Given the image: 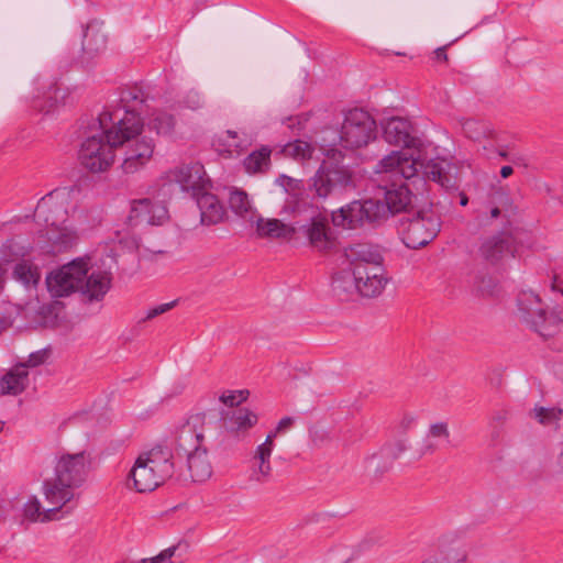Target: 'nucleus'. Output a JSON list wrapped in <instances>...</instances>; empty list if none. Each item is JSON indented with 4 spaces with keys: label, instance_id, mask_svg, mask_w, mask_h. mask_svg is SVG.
Returning a JSON list of instances; mask_svg holds the SVG:
<instances>
[{
    "label": "nucleus",
    "instance_id": "30",
    "mask_svg": "<svg viewBox=\"0 0 563 563\" xmlns=\"http://www.w3.org/2000/svg\"><path fill=\"white\" fill-rule=\"evenodd\" d=\"M272 148L267 145L250 153L243 161L245 170L250 174H265L271 166Z\"/></svg>",
    "mask_w": 563,
    "mask_h": 563
},
{
    "label": "nucleus",
    "instance_id": "41",
    "mask_svg": "<svg viewBox=\"0 0 563 563\" xmlns=\"http://www.w3.org/2000/svg\"><path fill=\"white\" fill-rule=\"evenodd\" d=\"M174 176H207L203 165L198 161L184 162L175 168Z\"/></svg>",
    "mask_w": 563,
    "mask_h": 563
},
{
    "label": "nucleus",
    "instance_id": "42",
    "mask_svg": "<svg viewBox=\"0 0 563 563\" xmlns=\"http://www.w3.org/2000/svg\"><path fill=\"white\" fill-rule=\"evenodd\" d=\"M276 184L283 187L289 195L295 197H301L303 195L301 178H276Z\"/></svg>",
    "mask_w": 563,
    "mask_h": 563
},
{
    "label": "nucleus",
    "instance_id": "54",
    "mask_svg": "<svg viewBox=\"0 0 563 563\" xmlns=\"http://www.w3.org/2000/svg\"><path fill=\"white\" fill-rule=\"evenodd\" d=\"M294 422H295L294 418H291V417H284L277 423L276 432L282 433V432L286 431L287 429H289L294 424Z\"/></svg>",
    "mask_w": 563,
    "mask_h": 563
},
{
    "label": "nucleus",
    "instance_id": "36",
    "mask_svg": "<svg viewBox=\"0 0 563 563\" xmlns=\"http://www.w3.org/2000/svg\"><path fill=\"white\" fill-rule=\"evenodd\" d=\"M147 126L150 130L156 131L158 135H168L174 131L175 119L172 114L156 111L153 113V118L148 121Z\"/></svg>",
    "mask_w": 563,
    "mask_h": 563
},
{
    "label": "nucleus",
    "instance_id": "13",
    "mask_svg": "<svg viewBox=\"0 0 563 563\" xmlns=\"http://www.w3.org/2000/svg\"><path fill=\"white\" fill-rule=\"evenodd\" d=\"M210 427L211 423L206 421V413L198 412L190 415L176 428L169 446L175 450L178 461L184 460V454L205 446V433Z\"/></svg>",
    "mask_w": 563,
    "mask_h": 563
},
{
    "label": "nucleus",
    "instance_id": "47",
    "mask_svg": "<svg viewBox=\"0 0 563 563\" xmlns=\"http://www.w3.org/2000/svg\"><path fill=\"white\" fill-rule=\"evenodd\" d=\"M309 435L316 446H322L330 440L329 432L319 426L310 428Z\"/></svg>",
    "mask_w": 563,
    "mask_h": 563
},
{
    "label": "nucleus",
    "instance_id": "44",
    "mask_svg": "<svg viewBox=\"0 0 563 563\" xmlns=\"http://www.w3.org/2000/svg\"><path fill=\"white\" fill-rule=\"evenodd\" d=\"M177 302H178V300L176 299L170 302L162 303V305H158V306L150 309L147 311L146 316L140 319L139 323L146 322L148 320H152V319L169 311L177 305Z\"/></svg>",
    "mask_w": 563,
    "mask_h": 563
},
{
    "label": "nucleus",
    "instance_id": "38",
    "mask_svg": "<svg viewBox=\"0 0 563 563\" xmlns=\"http://www.w3.org/2000/svg\"><path fill=\"white\" fill-rule=\"evenodd\" d=\"M497 289L496 280L487 273H478L474 278V290L482 297H492Z\"/></svg>",
    "mask_w": 563,
    "mask_h": 563
},
{
    "label": "nucleus",
    "instance_id": "11",
    "mask_svg": "<svg viewBox=\"0 0 563 563\" xmlns=\"http://www.w3.org/2000/svg\"><path fill=\"white\" fill-rule=\"evenodd\" d=\"M172 183H164L152 197L157 199L154 203L151 198L135 199L131 202V210L128 216V223L131 227L140 223L161 225L168 219V210L165 202L170 197Z\"/></svg>",
    "mask_w": 563,
    "mask_h": 563
},
{
    "label": "nucleus",
    "instance_id": "21",
    "mask_svg": "<svg viewBox=\"0 0 563 563\" xmlns=\"http://www.w3.org/2000/svg\"><path fill=\"white\" fill-rule=\"evenodd\" d=\"M385 141L395 146H402L408 150L417 148L420 140L413 135V126L407 119L394 117L383 125Z\"/></svg>",
    "mask_w": 563,
    "mask_h": 563
},
{
    "label": "nucleus",
    "instance_id": "23",
    "mask_svg": "<svg viewBox=\"0 0 563 563\" xmlns=\"http://www.w3.org/2000/svg\"><path fill=\"white\" fill-rule=\"evenodd\" d=\"M106 46L107 35L102 30L95 24L87 25L84 31L81 55L78 58V64L84 68L89 67L95 57L106 49Z\"/></svg>",
    "mask_w": 563,
    "mask_h": 563
},
{
    "label": "nucleus",
    "instance_id": "1",
    "mask_svg": "<svg viewBox=\"0 0 563 563\" xmlns=\"http://www.w3.org/2000/svg\"><path fill=\"white\" fill-rule=\"evenodd\" d=\"M113 115L103 111L95 120L79 150L81 165L91 173H103L113 163L114 148L126 144L122 169L125 174H134L140 170L152 157L154 141L147 136L135 140L136 124L123 128L126 121L113 122Z\"/></svg>",
    "mask_w": 563,
    "mask_h": 563
},
{
    "label": "nucleus",
    "instance_id": "48",
    "mask_svg": "<svg viewBox=\"0 0 563 563\" xmlns=\"http://www.w3.org/2000/svg\"><path fill=\"white\" fill-rule=\"evenodd\" d=\"M249 390H239L236 393H230L229 395L223 394L220 397V401L230 407H238L242 401L246 399Z\"/></svg>",
    "mask_w": 563,
    "mask_h": 563
},
{
    "label": "nucleus",
    "instance_id": "25",
    "mask_svg": "<svg viewBox=\"0 0 563 563\" xmlns=\"http://www.w3.org/2000/svg\"><path fill=\"white\" fill-rule=\"evenodd\" d=\"M53 507L44 510L36 496L30 498L24 505V516L32 522H48L59 519L65 514H69L74 506L62 505V503H49Z\"/></svg>",
    "mask_w": 563,
    "mask_h": 563
},
{
    "label": "nucleus",
    "instance_id": "50",
    "mask_svg": "<svg viewBox=\"0 0 563 563\" xmlns=\"http://www.w3.org/2000/svg\"><path fill=\"white\" fill-rule=\"evenodd\" d=\"M429 435L432 438H450L449 426L446 422H435L429 428Z\"/></svg>",
    "mask_w": 563,
    "mask_h": 563
},
{
    "label": "nucleus",
    "instance_id": "15",
    "mask_svg": "<svg viewBox=\"0 0 563 563\" xmlns=\"http://www.w3.org/2000/svg\"><path fill=\"white\" fill-rule=\"evenodd\" d=\"M85 276V258L77 257L46 277V286L54 298L78 292L80 277Z\"/></svg>",
    "mask_w": 563,
    "mask_h": 563
},
{
    "label": "nucleus",
    "instance_id": "10",
    "mask_svg": "<svg viewBox=\"0 0 563 563\" xmlns=\"http://www.w3.org/2000/svg\"><path fill=\"white\" fill-rule=\"evenodd\" d=\"M440 219L431 208L415 210L399 219L404 243L413 250L429 244L440 232Z\"/></svg>",
    "mask_w": 563,
    "mask_h": 563
},
{
    "label": "nucleus",
    "instance_id": "19",
    "mask_svg": "<svg viewBox=\"0 0 563 563\" xmlns=\"http://www.w3.org/2000/svg\"><path fill=\"white\" fill-rule=\"evenodd\" d=\"M478 252L492 265L500 263L504 258L514 257L516 252L514 230L497 231L486 238Z\"/></svg>",
    "mask_w": 563,
    "mask_h": 563
},
{
    "label": "nucleus",
    "instance_id": "46",
    "mask_svg": "<svg viewBox=\"0 0 563 563\" xmlns=\"http://www.w3.org/2000/svg\"><path fill=\"white\" fill-rule=\"evenodd\" d=\"M220 141H222L225 146L234 147L236 151H241L245 146L241 141L238 132L231 130H228L221 134Z\"/></svg>",
    "mask_w": 563,
    "mask_h": 563
},
{
    "label": "nucleus",
    "instance_id": "27",
    "mask_svg": "<svg viewBox=\"0 0 563 563\" xmlns=\"http://www.w3.org/2000/svg\"><path fill=\"white\" fill-rule=\"evenodd\" d=\"M222 424L225 430L230 432L245 431L254 427L258 417L255 412L247 408L233 409L221 418Z\"/></svg>",
    "mask_w": 563,
    "mask_h": 563
},
{
    "label": "nucleus",
    "instance_id": "20",
    "mask_svg": "<svg viewBox=\"0 0 563 563\" xmlns=\"http://www.w3.org/2000/svg\"><path fill=\"white\" fill-rule=\"evenodd\" d=\"M297 234L305 236L309 245L320 252H327L334 246V238L331 234L328 219L320 214L309 218V220L295 224Z\"/></svg>",
    "mask_w": 563,
    "mask_h": 563
},
{
    "label": "nucleus",
    "instance_id": "29",
    "mask_svg": "<svg viewBox=\"0 0 563 563\" xmlns=\"http://www.w3.org/2000/svg\"><path fill=\"white\" fill-rule=\"evenodd\" d=\"M27 371L21 366L8 372L0 379V394L16 396L24 391L27 385Z\"/></svg>",
    "mask_w": 563,
    "mask_h": 563
},
{
    "label": "nucleus",
    "instance_id": "3",
    "mask_svg": "<svg viewBox=\"0 0 563 563\" xmlns=\"http://www.w3.org/2000/svg\"><path fill=\"white\" fill-rule=\"evenodd\" d=\"M93 460L92 452L87 450L60 453L55 462L54 476L46 478L42 485L45 500L69 506L75 498L79 497L75 489L86 484Z\"/></svg>",
    "mask_w": 563,
    "mask_h": 563
},
{
    "label": "nucleus",
    "instance_id": "9",
    "mask_svg": "<svg viewBox=\"0 0 563 563\" xmlns=\"http://www.w3.org/2000/svg\"><path fill=\"white\" fill-rule=\"evenodd\" d=\"M344 255L351 268L362 267L372 280L369 287L373 288L371 291L365 288L366 294H380L387 283L380 247L365 242L355 243L344 249Z\"/></svg>",
    "mask_w": 563,
    "mask_h": 563
},
{
    "label": "nucleus",
    "instance_id": "32",
    "mask_svg": "<svg viewBox=\"0 0 563 563\" xmlns=\"http://www.w3.org/2000/svg\"><path fill=\"white\" fill-rule=\"evenodd\" d=\"M230 209L242 218H247L253 221V210L249 199V195L243 189L232 187L229 196Z\"/></svg>",
    "mask_w": 563,
    "mask_h": 563
},
{
    "label": "nucleus",
    "instance_id": "35",
    "mask_svg": "<svg viewBox=\"0 0 563 563\" xmlns=\"http://www.w3.org/2000/svg\"><path fill=\"white\" fill-rule=\"evenodd\" d=\"M65 96V91L56 84H54L49 86L48 91L44 93L43 102L38 100V97L36 98L34 101V108L38 109L41 112L49 113L58 106L60 101L64 100Z\"/></svg>",
    "mask_w": 563,
    "mask_h": 563
},
{
    "label": "nucleus",
    "instance_id": "22",
    "mask_svg": "<svg viewBox=\"0 0 563 563\" xmlns=\"http://www.w3.org/2000/svg\"><path fill=\"white\" fill-rule=\"evenodd\" d=\"M355 164L353 153L344 154L336 148L325 152V157L317 169L314 176H355L352 169Z\"/></svg>",
    "mask_w": 563,
    "mask_h": 563
},
{
    "label": "nucleus",
    "instance_id": "28",
    "mask_svg": "<svg viewBox=\"0 0 563 563\" xmlns=\"http://www.w3.org/2000/svg\"><path fill=\"white\" fill-rule=\"evenodd\" d=\"M255 223L256 232L261 238L292 239L297 233L295 225H287L278 219L265 220L258 217Z\"/></svg>",
    "mask_w": 563,
    "mask_h": 563
},
{
    "label": "nucleus",
    "instance_id": "52",
    "mask_svg": "<svg viewBox=\"0 0 563 563\" xmlns=\"http://www.w3.org/2000/svg\"><path fill=\"white\" fill-rule=\"evenodd\" d=\"M177 550V547H170L168 549L163 550L159 554L153 556L156 563H164L167 560L172 559Z\"/></svg>",
    "mask_w": 563,
    "mask_h": 563
},
{
    "label": "nucleus",
    "instance_id": "7",
    "mask_svg": "<svg viewBox=\"0 0 563 563\" xmlns=\"http://www.w3.org/2000/svg\"><path fill=\"white\" fill-rule=\"evenodd\" d=\"M517 308L519 320L543 339L563 334V319L554 311L548 312L533 291H521L517 297Z\"/></svg>",
    "mask_w": 563,
    "mask_h": 563
},
{
    "label": "nucleus",
    "instance_id": "4",
    "mask_svg": "<svg viewBox=\"0 0 563 563\" xmlns=\"http://www.w3.org/2000/svg\"><path fill=\"white\" fill-rule=\"evenodd\" d=\"M374 172L398 176H465L473 169L467 159L456 156L426 159L406 151H393L377 162Z\"/></svg>",
    "mask_w": 563,
    "mask_h": 563
},
{
    "label": "nucleus",
    "instance_id": "18",
    "mask_svg": "<svg viewBox=\"0 0 563 563\" xmlns=\"http://www.w3.org/2000/svg\"><path fill=\"white\" fill-rule=\"evenodd\" d=\"M89 258H85V276L80 277L78 292L84 303L100 302L111 288V275L104 271L89 273Z\"/></svg>",
    "mask_w": 563,
    "mask_h": 563
},
{
    "label": "nucleus",
    "instance_id": "31",
    "mask_svg": "<svg viewBox=\"0 0 563 563\" xmlns=\"http://www.w3.org/2000/svg\"><path fill=\"white\" fill-rule=\"evenodd\" d=\"M52 253H62L70 250L77 244L78 236L75 231L68 228L52 231L47 238Z\"/></svg>",
    "mask_w": 563,
    "mask_h": 563
},
{
    "label": "nucleus",
    "instance_id": "33",
    "mask_svg": "<svg viewBox=\"0 0 563 563\" xmlns=\"http://www.w3.org/2000/svg\"><path fill=\"white\" fill-rule=\"evenodd\" d=\"M273 451H268L265 448H256L253 461L254 465L256 466V470L254 471V478L257 482H265L269 478L272 474V466H271V455Z\"/></svg>",
    "mask_w": 563,
    "mask_h": 563
},
{
    "label": "nucleus",
    "instance_id": "16",
    "mask_svg": "<svg viewBox=\"0 0 563 563\" xmlns=\"http://www.w3.org/2000/svg\"><path fill=\"white\" fill-rule=\"evenodd\" d=\"M372 280L362 268H345L336 272L332 277V291L340 300H349L350 296L358 294L362 297L374 298L379 294H366L365 288H373Z\"/></svg>",
    "mask_w": 563,
    "mask_h": 563
},
{
    "label": "nucleus",
    "instance_id": "57",
    "mask_svg": "<svg viewBox=\"0 0 563 563\" xmlns=\"http://www.w3.org/2000/svg\"><path fill=\"white\" fill-rule=\"evenodd\" d=\"M7 271L0 265V294L4 290Z\"/></svg>",
    "mask_w": 563,
    "mask_h": 563
},
{
    "label": "nucleus",
    "instance_id": "39",
    "mask_svg": "<svg viewBox=\"0 0 563 563\" xmlns=\"http://www.w3.org/2000/svg\"><path fill=\"white\" fill-rule=\"evenodd\" d=\"M561 415L562 410L558 408L536 407L530 411V417L543 426H549L558 421Z\"/></svg>",
    "mask_w": 563,
    "mask_h": 563
},
{
    "label": "nucleus",
    "instance_id": "34",
    "mask_svg": "<svg viewBox=\"0 0 563 563\" xmlns=\"http://www.w3.org/2000/svg\"><path fill=\"white\" fill-rule=\"evenodd\" d=\"M12 277L29 288L37 285L41 275L35 266L22 261L14 266Z\"/></svg>",
    "mask_w": 563,
    "mask_h": 563
},
{
    "label": "nucleus",
    "instance_id": "53",
    "mask_svg": "<svg viewBox=\"0 0 563 563\" xmlns=\"http://www.w3.org/2000/svg\"><path fill=\"white\" fill-rule=\"evenodd\" d=\"M277 434H279V432H276V428H275L273 431H271L266 435L265 441L262 444L257 445V448H265L266 446V449L268 451H273V449H274V440L277 437Z\"/></svg>",
    "mask_w": 563,
    "mask_h": 563
},
{
    "label": "nucleus",
    "instance_id": "62",
    "mask_svg": "<svg viewBox=\"0 0 563 563\" xmlns=\"http://www.w3.org/2000/svg\"><path fill=\"white\" fill-rule=\"evenodd\" d=\"M468 203V197L464 194H460V205L465 207Z\"/></svg>",
    "mask_w": 563,
    "mask_h": 563
},
{
    "label": "nucleus",
    "instance_id": "12",
    "mask_svg": "<svg viewBox=\"0 0 563 563\" xmlns=\"http://www.w3.org/2000/svg\"><path fill=\"white\" fill-rule=\"evenodd\" d=\"M376 122L362 109H352L345 113L339 132V140L345 148H358L376 137Z\"/></svg>",
    "mask_w": 563,
    "mask_h": 563
},
{
    "label": "nucleus",
    "instance_id": "51",
    "mask_svg": "<svg viewBox=\"0 0 563 563\" xmlns=\"http://www.w3.org/2000/svg\"><path fill=\"white\" fill-rule=\"evenodd\" d=\"M184 103L187 108L196 110L202 107L203 101L201 96L198 92H189L184 100Z\"/></svg>",
    "mask_w": 563,
    "mask_h": 563
},
{
    "label": "nucleus",
    "instance_id": "43",
    "mask_svg": "<svg viewBox=\"0 0 563 563\" xmlns=\"http://www.w3.org/2000/svg\"><path fill=\"white\" fill-rule=\"evenodd\" d=\"M312 183L309 185V189L320 198H325L331 192L334 184L332 178H311Z\"/></svg>",
    "mask_w": 563,
    "mask_h": 563
},
{
    "label": "nucleus",
    "instance_id": "60",
    "mask_svg": "<svg viewBox=\"0 0 563 563\" xmlns=\"http://www.w3.org/2000/svg\"><path fill=\"white\" fill-rule=\"evenodd\" d=\"M558 465L560 467V472L563 474V442L561 443V451L558 457Z\"/></svg>",
    "mask_w": 563,
    "mask_h": 563
},
{
    "label": "nucleus",
    "instance_id": "40",
    "mask_svg": "<svg viewBox=\"0 0 563 563\" xmlns=\"http://www.w3.org/2000/svg\"><path fill=\"white\" fill-rule=\"evenodd\" d=\"M311 151L312 148L310 144L301 140H296L291 143H288L283 148V152L286 155H289L296 159H305L310 157Z\"/></svg>",
    "mask_w": 563,
    "mask_h": 563
},
{
    "label": "nucleus",
    "instance_id": "58",
    "mask_svg": "<svg viewBox=\"0 0 563 563\" xmlns=\"http://www.w3.org/2000/svg\"><path fill=\"white\" fill-rule=\"evenodd\" d=\"M514 172V166L505 165L500 168V176H510Z\"/></svg>",
    "mask_w": 563,
    "mask_h": 563
},
{
    "label": "nucleus",
    "instance_id": "26",
    "mask_svg": "<svg viewBox=\"0 0 563 563\" xmlns=\"http://www.w3.org/2000/svg\"><path fill=\"white\" fill-rule=\"evenodd\" d=\"M457 123L467 139L479 143L487 141L483 145V151L488 152L493 148L490 140L494 139V130L488 122L474 118H461Z\"/></svg>",
    "mask_w": 563,
    "mask_h": 563
},
{
    "label": "nucleus",
    "instance_id": "49",
    "mask_svg": "<svg viewBox=\"0 0 563 563\" xmlns=\"http://www.w3.org/2000/svg\"><path fill=\"white\" fill-rule=\"evenodd\" d=\"M383 537L377 532L366 534L363 540L356 545L358 553L369 550L375 544H379Z\"/></svg>",
    "mask_w": 563,
    "mask_h": 563
},
{
    "label": "nucleus",
    "instance_id": "55",
    "mask_svg": "<svg viewBox=\"0 0 563 563\" xmlns=\"http://www.w3.org/2000/svg\"><path fill=\"white\" fill-rule=\"evenodd\" d=\"M552 288L554 290H559L563 295V278L561 279L560 275H554Z\"/></svg>",
    "mask_w": 563,
    "mask_h": 563
},
{
    "label": "nucleus",
    "instance_id": "17",
    "mask_svg": "<svg viewBox=\"0 0 563 563\" xmlns=\"http://www.w3.org/2000/svg\"><path fill=\"white\" fill-rule=\"evenodd\" d=\"M177 482L202 483L212 475V466L208 457V449L199 448L195 452L184 454V460L179 466Z\"/></svg>",
    "mask_w": 563,
    "mask_h": 563
},
{
    "label": "nucleus",
    "instance_id": "56",
    "mask_svg": "<svg viewBox=\"0 0 563 563\" xmlns=\"http://www.w3.org/2000/svg\"><path fill=\"white\" fill-rule=\"evenodd\" d=\"M434 55L438 60H446L448 59V54H446L445 47H438L434 51Z\"/></svg>",
    "mask_w": 563,
    "mask_h": 563
},
{
    "label": "nucleus",
    "instance_id": "63",
    "mask_svg": "<svg viewBox=\"0 0 563 563\" xmlns=\"http://www.w3.org/2000/svg\"><path fill=\"white\" fill-rule=\"evenodd\" d=\"M130 563H156L154 558H146L139 561H131Z\"/></svg>",
    "mask_w": 563,
    "mask_h": 563
},
{
    "label": "nucleus",
    "instance_id": "45",
    "mask_svg": "<svg viewBox=\"0 0 563 563\" xmlns=\"http://www.w3.org/2000/svg\"><path fill=\"white\" fill-rule=\"evenodd\" d=\"M49 355V351L46 349L33 352L29 355V358L25 363L21 364L20 366L25 369L26 367H36L47 360Z\"/></svg>",
    "mask_w": 563,
    "mask_h": 563
},
{
    "label": "nucleus",
    "instance_id": "2",
    "mask_svg": "<svg viewBox=\"0 0 563 563\" xmlns=\"http://www.w3.org/2000/svg\"><path fill=\"white\" fill-rule=\"evenodd\" d=\"M380 192L382 197L354 200L332 212L333 224L346 229H376L396 214L408 216L415 211L418 196L408 184L394 183L389 187H380Z\"/></svg>",
    "mask_w": 563,
    "mask_h": 563
},
{
    "label": "nucleus",
    "instance_id": "14",
    "mask_svg": "<svg viewBox=\"0 0 563 563\" xmlns=\"http://www.w3.org/2000/svg\"><path fill=\"white\" fill-rule=\"evenodd\" d=\"M151 99L148 92L144 90V88L137 84L125 86L120 90L119 103L121 109L123 110V115L120 117V109L111 112L113 115V122H118L119 120L126 121V124L123 128L132 126L131 123L136 124L135 131V140L141 139V133L144 128L143 120L141 118V111L145 102ZM110 113V111H108Z\"/></svg>",
    "mask_w": 563,
    "mask_h": 563
},
{
    "label": "nucleus",
    "instance_id": "64",
    "mask_svg": "<svg viewBox=\"0 0 563 563\" xmlns=\"http://www.w3.org/2000/svg\"><path fill=\"white\" fill-rule=\"evenodd\" d=\"M422 563H449L446 560L442 559V560H439V559H428L426 561H423Z\"/></svg>",
    "mask_w": 563,
    "mask_h": 563
},
{
    "label": "nucleus",
    "instance_id": "6",
    "mask_svg": "<svg viewBox=\"0 0 563 563\" xmlns=\"http://www.w3.org/2000/svg\"><path fill=\"white\" fill-rule=\"evenodd\" d=\"M517 207L505 187L492 185L487 198L475 211V220L482 228L497 231L514 230Z\"/></svg>",
    "mask_w": 563,
    "mask_h": 563
},
{
    "label": "nucleus",
    "instance_id": "61",
    "mask_svg": "<svg viewBox=\"0 0 563 563\" xmlns=\"http://www.w3.org/2000/svg\"><path fill=\"white\" fill-rule=\"evenodd\" d=\"M506 415L507 412L506 411H498L495 416H494V419L498 422H504L506 420Z\"/></svg>",
    "mask_w": 563,
    "mask_h": 563
},
{
    "label": "nucleus",
    "instance_id": "8",
    "mask_svg": "<svg viewBox=\"0 0 563 563\" xmlns=\"http://www.w3.org/2000/svg\"><path fill=\"white\" fill-rule=\"evenodd\" d=\"M181 190L188 192L200 210V222L203 225H216L224 220L227 211L213 191L216 187L211 178H176Z\"/></svg>",
    "mask_w": 563,
    "mask_h": 563
},
{
    "label": "nucleus",
    "instance_id": "24",
    "mask_svg": "<svg viewBox=\"0 0 563 563\" xmlns=\"http://www.w3.org/2000/svg\"><path fill=\"white\" fill-rule=\"evenodd\" d=\"M406 450L407 444L405 440L387 442L379 449L378 452L368 457V467L373 470L375 474L383 475L393 467L394 462Z\"/></svg>",
    "mask_w": 563,
    "mask_h": 563
},
{
    "label": "nucleus",
    "instance_id": "37",
    "mask_svg": "<svg viewBox=\"0 0 563 563\" xmlns=\"http://www.w3.org/2000/svg\"><path fill=\"white\" fill-rule=\"evenodd\" d=\"M26 254V249L20 245L15 239H8L0 247V265L14 262Z\"/></svg>",
    "mask_w": 563,
    "mask_h": 563
},
{
    "label": "nucleus",
    "instance_id": "5",
    "mask_svg": "<svg viewBox=\"0 0 563 563\" xmlns=\"http://www.w3.org/2000/svg\"><path fill=\"white\" fill-rule=\"evenodd\" d=\"M181 462L172 446L157 444L136 459L130 476L137 492H152L169 479L177 482Z\"/></svg>",
    "mask_w": 563,
    "mask_h": 563
},
{
    "label": "nucleus",
    "instance_id": "59",
    "mask_svg": "<svg viewBox=\"0 0 563 563\" xmlns=\"http://www.w3.org/2000/svg\"><path fill=\"white\" fill-rule=\"evenodd\" d=\"M433 181H438L441 186H449L451 185L452 180H455L456 178H431Z\"/></svg>",
    "mask_w": 563,
    "mask_h": 563
}]
</instances>
